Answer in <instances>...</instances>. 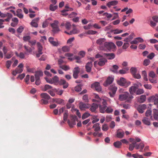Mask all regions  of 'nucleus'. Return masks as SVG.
<instances>
[{"mask_svg": "<svg viewBox=\"0 0 158 158\" xmlns=\"http://www.w3.org/2000/svg\"><path fill=\"white\" fill-rule=\"evenodd\" d=\"M99 111L102 113H104L105 111L107 113H111L113 111L111 106H109L106 109L107 105L106 100L104 99H100L99 98Z\"/></svg>", "mask_w": 158, "mask_h": 158, "instance_id": "nucleus-2", "label": "nucleus"}, {"mask_svg": "<svg viewBox=\"0 0 158 158\" xmlns=\"http://www.w3.org/2000/svg\"><path fill=\"white\" fill-rule=\"evenodd\" d=\"M144 86L146 89H151L152 88V85L150 84H145L144 85Z\"/></svg>", "mask_w": 158, "mask_h": 158, "instance_id": "nucleus-63", "label": "nucleus"}, {"mask_svg": "<svg viewBox=\"0 0 158 158\" xmlns=\"http://www.w3.org/2000/svg\"><path fill=\"white\" fill-rule=\"evenodd\" d=\"M144 91L143 89H139L137 90L136 92V94L137 95H140L143 94L144 93Z\"/></svg>", "mask_w": 158, "mask_h": 158, "instance_id": "nucleus-48", "label": "nucleus"}, {"mask_svg": "<svg viewBox=\"0 0 158 158\" xmlns=\"http://www.w3.org/2000/svg\"><path fill=\"white\" fill-rule=\"evenodd\" d=\"M92 66L93 64L92 61L88 62L87 63L85 66L86 71L87 72H90L91 71Z\"/></svg>", "mask_w": 158, "mask_h": 158, "instance_id": "nucleus-17", "label": "nucleus"}, {"mask_svg": "<svg viewBox=\"0 0 158 158\" xmlns=\"http://www.w3.org/2000/svg\"><path fill=\"white\" fill-rule=\"evenodd\" d=\"M41 98H43L41 100L40 103L41 104H47L48 103V100L51 98L50 96L47 93H43L40 94Z\"/></svg>", "mask_w": 158, "mask_h": 158, "instance_id": "nucleus-5", "label": "nucleus"}, {"mask_svg": "<svg viewBox=\"0 0 158 158\" xmlns=\"http://www.w3.org/2000/svg\"><path fill=\"white\" fill-rule=\"evenodd\" d=\"M118 3V2L116 1H113L109 2L107 4V6L109 7L111 6H114L116 5Z\"/></svg>", "mask_w": 158, "mask_h": 158, "instance_id": "nucleus-31", "label": "nucleus"}, {"mask_svg": "<svg viewBox=\"0 0 158 158\" xmlns=\"http://www.w3.org/2000/svg\"><path fill=\"white\" fill-rule=\"evenodd\" d=\"M90 115V114L86 112L82 116V118L83 119H85L87 118Z\"/></svg>", "mask_w": 158, "mask_h": 158, "instance_id": "nucleus-57", "label": "nucleus"}, {"mask_svg": "<svg viewBox=\"0 0 158 158\" xmlns=\"http://www.w3.org/2000/svg\"><path fill=\"white\" fill-rule=\"evenodd\" d=\"M117 88L114 86H110L109 87V89L110 91L109 93V94L111 97H114L117 91Z\"/></svg>", "mask_w": 158, "mask_h": 158, "instance_id": "nucleus-11", "label": "nucleus"}, {"mask_svg": "<svg viewBox=\"0 0 158 158\" xmlns=\"http://www.w3.org/2000/svg\"><path fill=\"white\" fill-rule=\"evenodd\" d=\"M134 97L127 92L120 94L118 96V99L121 101L131 103Z\"/></svg>", "mask_w": 158, "mask_h": 158, "instance_id": "nucleus-3", "label": "nucleus"}, {"mask_svg": "<svg viewBox=\"0 0 158 158\" xmlns=\"http://www.w3.org/2000/svg\"><path fill=\"white\" fill-rule=\"evenodd\" d=\"M97 33V31L93 30H89L86 32L87 34L91 35L95 34Z\"/></svg>", "mask_w": 158, "mask_h": 158, "instance_id": "nucleus-60", "label": "nucleus"}, {"mask_svg": "<svg viewBox=\"0 0 158 158\" xmlns=\"http://www.w3.org/2000/svg\"><path fill=\"white\" fill-rule=\"evenodd\" d=\"M114 146L117 148H119L122 145V143L119 141H117L114 143Z\"/></svg>", "mask_w": 158, "mask_h": 158, "instance_id": "nucleus-35", "label": "nucleus"}, {"mask_svg": "<svg viewBox=\"0 0 158 158\" xmlns=\"http://www.w3.org/2000/svg\"><path fill=\"white\" fill-rule=\"evenodd\" d=\"M39 20V18H37L33 19L30 23V24L32 27H38L37 22Z\"/></svg>", "mask_w": 158, "mask_h": 158, "instance_id": "nucleus-19", "label": "nucleus"}, {"mask_svg": "<svg viewBox=\"0 0 158 158\" xmlns=\"http://www.w3.org/2000/svg\"><path fill=\"white\" fill-rule=\"evenodd\" d=\"M58 21L57 20H55L53 23L51 24V26L52 28V31L54 33H56L60 31L58 24Z\"/></svg>", "mask_w": 158, "mask_h": 158, "instance_id": "nucleus-9", "label": "nucleus"}, {"mask_svg": "<svg viewBox=\"0 0 158 158\" xmlns=\"http://www.w3.org/2000/svg\"><path fill=\"white\" fill-rule=\"evenodd\" d=\"M142 84L139 82L133 84L129 89V92L131 94L133 95L135 93H136L137 90L139 87L142 86Z\"/></svg>", "mask_w": 158, "mask_h": 158, "instance_id": "nucleus-4", "label": "nucleus"}, {"mask_svg": "<svg viewBox=\"0 0 158 158\" xmlns=\"http://www.w3.org/2000/svg\"><path fill=\"white\" fill-rule=\"evenodd\" d=\"M129 140L130 142L132 143V144H130L129 149L130 151H132L134 149L135 147V146L136 145V142L135 140L133 138H130Z\"/></svg>", "mask_w": 158, "mask_h": 158, "instance_id": "nucleus-15", "label": "nucleus"}, {"mask_svg": "<svg viewBox=\"0 0 158 158\" xmlns=\"http://www.w3.org/2000/svg\"><path fill=\"white\" fill-rule=\"evenodd\" d=\"M155 56V53H154L152 52L148 56L147 58L150 60H152L154 58Z\"/></svg>", "mask_w": 158, "mask_h": 158, "instance_id": "nucleus-54", "label": "nucleus"}, {"mask_svg": "<svg viewBox=\"0 0 158 158\" xmlns=\"http://www.w3.org/2000/svg\"><path fill=\"white\" fill-rule=\"evenodd\" d=\"M81 85H78L76 86L74 88L75 90L77 92H79L81 90Z\"/></svg>", "mask_w": 158, "mask_h": 158, "instance_id": "nucleus-51", "label": "nucleus"}, {"mask_svg": "<svg viewBox=\"0 0 158 158\" xmlns=\"http://www.w3.org/2000/svg\"><path fill=\"white\" fill-rule=\"evenodd\" d=\"M146 45L144 44H141L139 46V48L140 49H144L146 48Z\"/></svg>", "mask_w": 158, "mask_h": 158, "instance_id": "nucleus-61", "label": "nucleus"}, {"mask_svg": "<svg viewBox=\"0 0 158 158\" xmlns=\"http://www.w3.org/2000/svg\"><path fill=\"white\" fill-rule=\"evenodd\" d=\"M52 87V86L50 85H46L44 86V88L43 89V90L44 91H46L47 90L51 89Z\"/></svg>", "mask_w": 158, "mask_h": 158, "instance_id": "nucleus-47", "label": "nucleus"}, {"mask_svg": "<svg viewBox=\"0 0 158 158\" xmlns=\"http://www.w3.org/2000/svg\"><path fill=\"white\" fill-rule=\"evenodd\" d=\"M104 57L109 60L113 59L115 57V54L113 53L104 54Z\"/></svg>", "mask_w": 158, "mask_h": 158, "instance_id": "nucleus-21", "label": "nucleus"}, {"mask_svg": "<svg viewBox=\"0 0 158 158\" xmlns=\"http://www.w3.org/2000/svg\"><path fill=\"white\" fill-rule=\"evenodd\" d=\"M37 46L38 52H40V54H42L43 52H42V51L43 50V47L40 43L39 42L37 43Z\"/></svg>", "mask_w": 158, "mask_h": 158, "instance_id": "nucleus-32", "label": "nucleus"}, {"mask_svg": "<svg viewBox=\"0 0 158 158\" xmlns=\"http://www.w3.org/2000/svg\"><path fill=\"white\" fill-rule=\"evenodd\" d=\"M31 38V37L30 36L27 35L23 36V39L24 41H28L29 42V41L30 40Z\"/></svg>", "mask_w": 158, "mask_h": 158, "instance_id": "nucleus-55", "label": "nucleus"}, {"mask_svg": "<svg viewBox=\"0 0 158 158\" xmlns=\"http://www.w3.org/2000/svg\"><path fill=\"white\" fill-rule=\"evenodd\" d=\"M153 116L156 120H158V110L156 109H153Z\"/></svg>", "mask_w": 158, "mask_h": 158, "instance_id": "nucleus-25", "label": "nucleus"}, {"mask_svg": "<svg viewBox=\"0 0 158 158\" xmlns=\"http://www.w3.org/2000/svg\"><path fill=\"white\" fill-rule=\"evenodd\" d=\"M91 88L99 91V82H97L93 83L91 85Z\"/></svg>", "mask_w": 158, "mask_h": 158, "instance_id": "nucleus-23", "label": "nucleus"}, {"mask_svg": "<svg viewBox=\"0 0 158 158\" xmlns=\"http://www.w3.org/2000/svg\"><path fill=\"white\" fill-rule=\"evenodd\" d=\"M118 69V66L116 65H114L113 66L112 69H110L114 73H116L117 72V70Z\"/></svg>", "mask_w": 158, "mask_h": 158, "instance_id": "nucleus-41", "label": "nucleus"}, {"mask_svg": "<svg viewBox=\"0 0 158 158\" xmlns=\"http://www.w3.org/2000/svg\"><path fill=\"white\" fill-rule=\"evenodd\" d=\"M23 64H20L15 70L12 72V74L14 76H15L17 74L22 73L23 71Z\"/></svg>", "mask_w": 158, "mask_h": 158, "instance_id": "nucleus-8", "label": "nucleus"}, {"mask_svg": "<svg viewBox=\"0 0 158 158\" xmlns=\"http://www.w3.org/2000/svg\"><path fill=\"white\" fill-rule=\"evenodd\" d=\"M142 121L143 123L146 125H150L151 124L150 119L146 117L144 118Z\"/></svg>", "mask_w": 158, "mask_h": 158, "instance_id": "nucleus-29", "label": "nucleus"}, {"mask_svg": "<svg viewBox=\"0 0 158 158\" xmlns=\"http://www.w3.org/2000/svg\"><path fill=\"white\" fill-rule=\"evenodd\" d=\"M15 54L17 56L21 59H24L25 58V53L23 52H20L19 54H18L17 52H16Z\"/></svg>", "mask_w": 158, "mask_h": 158, "instance_id": "nucleus-37", "label": "nucleus"}, {"mask_svg": "<svg viewBox=\"0 0 158 158\" xmlns=\"http://www.w3.org/2000/svg\"><path fill=\"white\" fill-rule=\"evenodd\" d=\"M62 50L64 52H67L69 51V48L67 46H64L62 48Z\"/></svg>", "mask_w": 158, "mask_h": 158, "instance_id": "nucleus-58", "label": "nucleus"}, {"mask_svg": "<svg viewBox=\"0 0 158 158\" xmlns=\"http://www.w3.org/2000/svg\"><path fill=\"white\" fill-rule=\"evenodd\" d=\"M146 96L144 95H142L140 97L136 98L137 101L140 103H143L146 100Z\"/></svg>", "mask_w": 158, "mask_h": 158, "instance_id": "nucleus-20", "label": "nucleus"}, {"mask_svg": "<svg viewBox=\"0 0 158 158\" xmlns=\"http://www.w3.org/2000/svg\"><path fill=\"white\" fill-rule=\"evenodd\" d=\"M144 147V144L143 143H139V145L138 144H136L135 146V148L137 149H138L139 148L141 149L140 151H142Z\"/></svg>", "mask_w": 158, "mask_h": 158, "instance_id": "nucleus-33", "label": "nucleus"}, {"mask_svg": "<svg viewBox=\"0 0 158 158\" xmlns=\"http://www.w3.org/2000/svg\"><path fill=\"white\" fill-rule=\"evenodd\" d=\"M48 41L52 45L54 46H56L58 44L57 42L54 41V38L52 37H49L48 39Z\"/></svg>", "mask_w": 158, "mask_h": 158, "instance_id": "nucleus-26", "label": "nucleus"}, {"mask_svg": "<svg viewBox=\"0 0 158 158\" xmlns=\"http://www.w3.org/2000/svg\"><path fill=\"white\" fill-rule=\"evenodd\" d=\"M114 80V77L113 76H111L108 77L106 81L104 83L103 85L104 86H106L108 85H110L112 83Z\"/></svg>", "mask_w": 158, "mask_h": 158, "instance_id": "nucleus-14", "label": "nucleus"}, {"mask_svg": "<svg viewBox=\"0 0 158 158\" xmlns=\"http://www.w3.org/2000/svg\"><path fill=\"white\" fill-rule=\"evenodd\" d=\"M98 105L97 104L95 103H93L90 108V110L92 112H94L96 109L98 108Z\"/></svg>", "mask_w": 158, "mask_h": 158, "instance_id": "nucleus-28", "label": "nucleus"}, {"mask_svg": "<svg viewBox=\"0 0 158 158\" xmlns=\"http://www.w3.org/2000/svg\"><path fill=\"white\" fill-rule=\"evenodd\" d=\"M124 132L121 129L118 130L117 132V136L118 138H122L124 136Z\"/></svg>", "mask_w": 158, "mask_h": 158, "instance_id": "nucleus-22", "label": "nucleus"}, {"mask_svg": "<svg viewBox=\"0 0 158 158\" xmlns=\"http://www.w3.org/2000/svg\"><path fill=\"white\" fill-rule=\"evenodd\" d=\"M150 63V61L148 59H145L143 61V64L144 65L147 66Z\"/></svg>", "mask_w": 158, "mask_h": 158, "instance_id": "nucleus-50", "label": "nucleus"}, {"mask_svg": "<svg viewBox=\"0 0 158 158\" xmlns=\"http://www.w3.org/2000/svg\"><path fill=\"white\" fill-rule=\"evenodd\" d=\"M138 111L140 113H143L146 108L147 106L144 104L140 105L138 106H135Z\"/></svg>", "mask_w": 158, "mask_h": 158, "instance_id": "nucleus-12", "label": "nucleus"}, {"mask_svg": "<svg viewBox=\"0 0 158 158\" xmlns=\"http://www.w3.org/2000/svg\"><path fill=\"white\" fill-rule=\"evenodd\" d=\"M148 100L149 102H154V104L157 103L158 102V94H156L150 96L148 98Z\"/></svg>", "mask_w": 158, "mask_h": 158, "instance_id": "nucleus-10", "label": "nucleus"}, {"mask_svg": "<svg viewBox=\"0 0 158 158\" xmlns=\"http://www.w3.org/2000/svg\"><path fill=\"white\" fill-rule=\"evenodd\" d=\"M43 75V73L41 71H36L35 74V78H38L39 79H40V77L42 76Z\"/></svg>", "mask_w": 158, "mask_h": 158, "instance_id": "nucleus-34", "label": "nucleus"}, {"mask_svg": "<svg viewBox=\"0 0 158 158\" xmlns=\"http://www.w3.org/2000/svg\"><path fill=\"white\" fill-rule=\"evenodd\" d=\"M135 36V34L132 33L127 38L124 39V41L126 42H130Z\"/></svg>", "mask_w": 158, "mask_h": 158, "instance_id": "nucleus-27", "label": "nucleus"}, {"mask_svg": "<svg viewBox=\"0 0 158 158\" xmlns=\"http://www.w3.org/2000/svg\"><path fill=\"white\" fill-rule=\"evenodd\" d=\"M101 40L99 39V48L101 50L115 51L116 46L112 42H106L104 41L101 42Z\"/></svg>", "mask_w": 158, "mask_h": 158, "instance_id": "nucleus-1", "label": "nucleus"}, {"mask_svg": "<svg viewBox=\"0 0 158 158\" xmlns=\"http://www.w3.org/2000/svg\"><path fill=\"white\" fill-rule=\"evenodd\" d=\"M52 83L56 84L59 81V78L56 76H55L52 79Z\"/></svg>", "mask_w": 158, "mask_h": 158, "instance_id": "nucleus-36", "label": "nucleus"}, {"mask_svg": "<svg viewBox=\"0 0 158 158\" xmlns=\"http://www.w3.org/2000/svg\"><path fill=\"white\" fill-rule=\"evenodd\" d=\"M110 31L111 32L113 33L114 34H117L123 32V31L122 30H120L116 29L115 30H110Z\"/></svg>", "mask_w": 158, "mask_h": 158, "instance_id": "nucleus-30", "label": "nucleus"}, {"mask_svg": "<svg viewBox=\"0 0 158 158\" xmlns=\"http://www.w3.org/2000/svg\"><path fill=\"white\" fill-rule=\"evenodd\" d=\"M82 99L85 102L88 103L89 102V99L87 94H85L83 96Z\"/></svg>", "mask_w": 158, "mask_h": 158, "instance_id": "nucleus-45", "label": "nucleus"}, {"mask_svg": "<svg viewBox=\"0 0 158 158\" xmlns=\"http://www.w3.org/2000/svg\"><path fill=\"white\" fill-rule=\"evenodd\" d=\"M60 67L65 71H67L70 69L69 66L67 65H60Z\"/></svg>", "mask_w": 158, "mask_h": 158, "instance_id": "nucleus-40", "label": "nucleus"}, {"mask_svg": "<svg viewBox=\"0 0 158 158\" xmlns=\"http://www.w3.org/2000/svg\"><path fill=\"white\" fill-rule=\"evenodd\" d=\"M65 27L66 28L67 30L70 29L71 27V25L70 23L68 22H66L65 23Z\"/></svg>", "mask_w": 158, "mask_h": 158, "instance_id": "nucleus-53", "label": "nucleus"}, {"mask_svg": "<svg viewBox=\"0 0 158 158\" xmlns=\"http://www.w3.org/2000/svg\"><path fill=\"white\" fill-rule=\"evenodd\" d=\"M93 128H94L95 132L93 133V135L94 137L99 136V123H97L94 124Z\"/></svg>", "mask_w": 158, "mask_h": 158, "instance_id": "nucleus-13", "label": "nucleus"}, {"mask_svg": "<svg viewBox=\"0 0 158 158\" xmlns=\"http://www.w3.org/2000/svg\"><path fill=\"white\" fill-rule=\"evenodd\" d=\"M11 63L12 62L10 60H8L6 61V67L8 69H9L10 67Z\"/></svg>", "mask_w": 158, "mask_h": 158, "instance_id": "nucleus-64", "label": "nucleus"}, {"mask_svg": "<svg viewBox=\"0 0 158 158\" xmlns=\"http://www.w3.org/2000/svg\"><path fill=\"white\" fill-rule=\"evenodd\" d=\"M58 8L57 6H54V5L50 4L49 6V9L52 11H55Z\"/></svg>", "mask_w": 158, "mask_h": 158, "instance_id": "nucleus-38", "label": "nucleus"}, {"mask_svg": "<svg viewBox=\"0 0 158 158\" xmlns=\"http://www.w3.org/2000/svg\"><path fill=\"white\" fill-rule=\"evenodd\" d=\"M148 75L150 78H154L156 77V74L155 72L152 71L150 72Z\"/></svg>", "mask_w": 158, "mask_h": 158, "instance_id": "nucleus-46", "label": "nucleus"}, {"mask_svg": "<svg viewBox=\"0 0 158 158\" xmlns=\"http://www.w3.org/2000/svg\"><path fill=\"white\" fill-rule=\"evenodd\" d=\"M54 102L59 104H60L63 102V100L60 98L53 99Z\"/></svg>", "mask_w": 158, "mask_h": 158, "instance_id": "nucleus-42", "label": "nucleus"}, {"mask_svg": "<svg viewBox=\"0 0 158 158\" xmlns=\"http://www.w3.org/2000/svg\"><path fill=\"white\" fill-rule=\"evenodd\" d=\"M79 105L80 108L82 110L85 108H88L90 107V105L89 104H85L82 102L79 103Z\"/></svg>", "mask_w": 158, "mask_h": 158, "instance_id": "nucleus-18", "label": "nucleus"}, {"mask_svg": "<svg viewBox=\"0 0 158 158\" xmlns=\"http://www.w3.org/2000/svg\"><path fill=\"white\" fill-rule=\"evenodd\" d=\"M71 121L69 120H68V123L69 126L71 128L73 127V126L76 125V121H78V119L77 116L75 115H71Z\"/></svg>", "mask_w": 158, "mask_h": 158, "instance_id": "nucleus-7", "label": "nucleus"}, {"mask_svg": "<svg viewBox=\"0 0 158 158\" xmlns=\"http://www.w3.org/2000/svg\"><path fill=\"white\" fill-rule=\"evenodd\" d=\"M36 42V41L35 40H30V41H29V43L31 44V45H30L32 48L33 49H34V47H33V46L35 45ZM29 45H30V44Z\"/></svg>", "mask_w": 158, "mask_h": 158, "instance_id": "nucleus-43", "label": "nucleus"}, {"mask_svg": "<svg viewBox=\"0 0 158 158\" xmlns=\"http://www.w3.org/2000/svg\"><path fill=\"white\" fill-rule=\"evenodd\" d=\"M55 90L56 94L59 95H62L64 92L63 90H60L59 89H55Z\"/></svg>", "mask_w": 158, "mask_h": 158, "instance_id": "nucleus-52", "label": "nucleus"}, {"mask_svg": "<svg viewBox=\"0 0 158 158\" xmlns=\"http://www.w3.org/2000/svg\"><path fill=\"white\" fill-rule=\"evenodd\" d=\"M24 28L22 26H20L17 29V32L19 33H21L23 31Z\"/></svg>", "mask_w": 158, "mask_h": 158, "instance_id": "nucleus-59", "label": "nucleus"}, {"mask_svg": "<svg viewBox=\"0 0 158 158\" xmlns=\"http://www.w3.org/2000/svg\"><path fill=\"white\" fill-rule=\"evenodd\" d=\"M118 84L121 86L127 87L131 84V82L127 81L123 77H121L119 80L117 81Z\"/></svg>", "mask_w": 158, "mask_h": 158, "instance_id": "nucleus-6", "label": "nucleus"}, {"mask_svg": "<svg viewBox=\"0 0 158 158\" xmlns=\"http://www.w3.org/2000/svg\"><path fill=\"white\" fill-rule=\"evenodd\" d=\"M73 76L75 79L78 78L79 73H80V69L79 67H75L73 70Z\"/></svg>", "mask_w": 158, "mask_h": 158, "instance_id": "nucleus-16", "label": "nucleus"}, {"mask_svg": "<svg viewBox=\"0 0 158 158\" xmlns=\"http://www.w3.org/2000/svg\"><path fill=\"white\" fill-rule=\"evenodd\" d=\"M24 47L27 52L29 53L31 52L32 49L31 47H30L29 46H27L25 45H24Z\"/></svg>", "mask_w": 158, "mask_h": 158, "instance_id": "nucleus-44", "label": "nucleus"}, {"mask_svg": "<svg viewBox=\"0 0 158 158\" xmlns=\"http://www.w3.org/2000/svg\"><path fill=\"white\" fill-rule=\"evenodd\" d=\"M137 70V69L136 68L134 67L131 68L130 69L131 72L133 75L135 74L136 73Z\"/></svg>", "mask_w": 158, "mask_h": 158, "instance_id": "nucleus-56", "label": "nucleus"}, {"mask_svg": "<svg viewBox=\"0 0 158 158\" xmlns=\"http://www.w3.org/2000/svg\"><path fill=\"white\" fill-rule=\"evenodd\" d=\"M129 46V43L127 42L125 43L123 46L122 48L123 49H126Z\"/></svg>", "mask_w": 158, "mask_h": 158, "instance_id": "nucleus-62", "label": "nucleus"}, {"mask_svg": "<svg viewBox=\"0 0 158 158\" xmlns=\"http://www.w3.org/2000/svg\"><path fill=\"white\" fill-rule=\"evenodd\" d=\"M107 62L106 60L99 55V66H102Z\"/></svg>", "mask_w": 158, "mask_h": 158, "instance_id": "nucleus-24", "label": "nucleus"}, {"mask_svg": "<svg viewBox=\"0 0 158 158\" xmlns=\"http://www.w3.org/2000/svg\"><path fill=\"white\" fill-rule=\"evenodd\" d=\"M80 31L79 30L73 27L72 30L70 31V34L72 35L73 34H76L79 33Z\"/></svg>", "mask_w": 158, "mask_h": 158, "instance_id": "nucleus-39", "label": "nucleus"}, {"mask_svg": "<svg viewBox=\"0 0 158 158\" xmlns=\"http://www.w3.org/2000/svg\"><path fill=\"white\" fill-rule=\"evenodd\" d=\"M129 69L128 68H126L125 69H123L120 70L119 71V73L120 74H124L126 73L127 71H128Z\"/></svg>", "mask_w": 158, "mask_h": 158, "instance_id": "nucleus-49", "label": "nucleus"}]
</instances>
